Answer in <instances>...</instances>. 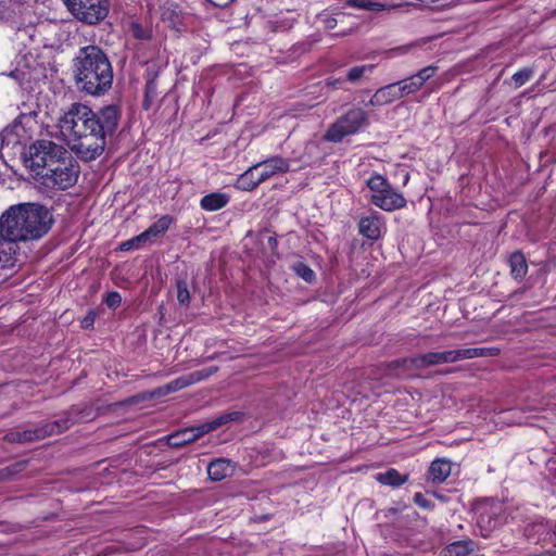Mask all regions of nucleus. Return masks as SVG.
<instances>
[{
	"label": "nucleus",
	"mask_w": 556,
	"mask_h": 556,
	"mask_svg": "<svg viewBox=\"0 0 556 556\" xmlns=\"http://www.w3.org/2000/svg\"><path fill=\"white\" fill-rule=\"evenodd\" d=\"M116 105L103 108L99 114L88 105L73 103L59 118L61 136L73 152L84 161H91L102 154L106 135L115 131L119 121Z\"/></svg>",
	"instance_id": "obj_1"
},
{
	"label": "nucleus",
	"mask_w": 556,
	"mask_h": 556,
	"mask_svg": "<svg viewBox=\"0 0 556 556\" xmlns=\"http://www.w3.org/2000/svg\"><path fill=\"white\" fill-rule=\"evenodd\" d=\"M53 223L48 208L23 203L11 206L0 217V231L10 242L36 240L45 236Z\"/></svg>",
	"instance_id": "obj_2"
},
{
	"label": "nucleus",
	"mask_w": 556,
	"mask_h": 556,
	"mask_svg": "<svg viewBox=\"0 0 556 556\" xmlns=\"http://www.w3.org/2000/svg\"><path fill=\"white\" fill-rule=\"evenodd\" d=\"M74 75L77 88L90 96L108 91L113 81V70L106 54L97 46L79 49L74 59Z\"/></svg>",
	"instance_id": "obj_3"
},
{
	"label": "nucleus",
	"mask_w": 556,
	"mask_h": 556,
	"mask_svg": "<svg viewBox=\"0 0 556 556\" xmlns=\"http://www.w3.org/2000/svg\"><path fill=\"white\" fill-rule=\"evenodd\" d=\"M369 189V201L375 206L386 212H393L406 206L407 201L404 194L397 191L388 179L380 175L374 174L366 180Z\"/></svg>",
	"instance_id": "obj_4"
},
{
	"label": "nucleus",
	"mask_w": 556,
	"mask_h": 556,
	"mask_svg": "<svg viewBox=\"0 0 556 556\" xmlns=\"http://www.w3.org/2000/svg\"><path fill=\"white\" fill-rule=\"evenodd\" d=\"M67 156V150L50 140H38L29 147L26 166L38 178L60 159Z\"/></svg>",
	"instance_id": "obj_5"
},
{
	"label": "nucleus",
	"mask_w": 556,
	"mask_h": 556,
	"mask_svg": "<svg viewBox=\"0 0 556 556\" xmlns=\"http://www.w3.org/2000/svg\"><path fill=\"white\" fill-rule=\"evenodd\" d=\"M78 173V166L67 153V156L60 159L37 179L46 188L65 190L76 184Z\"/></svg>",
	"instance_id": "obj_6"
},
{
	"label": "nucleus",
	"mask_w": 556,
	"mask_h": 556,
	"mask_svg": "<svg viewBox=\"0 0 556 556\" xmlns=\"http://www.w3.org/2000/svg\"><path fill=\"white\" fill-rule=\"evenodd\" d=\"M71 14L78 21L97 25L104 21L110 12V0H63Z\"/></svg>",
	"instance_id": "obj_7"
},
{
	"label": "nucleus",
	"mask_w": 556,
	"mask_h": 556,
	"mask_svg": "<svg viewBox=\"0 0 556 556\" xmlns=\"http://www.w3.org/2000/svg\"><path fill=\"white\" fill-rule=\"evenodd\" d=\"M367 124V113L361 108H353L328 128L325 139L331 142H340L344 137L358 132Z\"/></svg>",
	"instance_id": "obj_8"
},
{
	"label": "nucleus",
	"mask_w": 556,
	"mask_h": 556,
	"mask_svg": "<svg viewBox=\"0 0 556 556\" xmlns=\"http://www.w3.org/2000/svg\"><path fill=\"white\" fill-rule=\"evenodd\" d=\"M459 362L458 350H447L442 352H428L415 356L394 361L392 366L404 368L405 370H420L431 366H438L448 363Z\"/></svg>",
	"instance_id": "obj_9"
},
{
	"label": "nucleus",
	"mask_w": 556,
	"mask_h": 556,
	"mask_svg": "<svg viewBox=\"0 0 556 556\" xmlns=\"http://www.w3.org/2000/svg\"><path fill=\"white\" fill-rule=\"evenodd\" d=\"M70 428L68 420L46 424L42 427H30L24 430H15L5 434L9 442L26 443L40 440L54 433L62 432Z\"/></svg>",
	"instance_id": "obj_10"
},
{
	"label": "nucleus",
	"mask_w": 556,
	"mask_h": 556,
	"mask_svg": "<svg viewBox=\"0 0 556 556\" xmlns=\"http://www.w3.org/2000/svg\"><path fill=\"white\" fill-rule=\"evenodd\" d=\"M253 166H256V182H263L269 179L270 177L275 176L276 174H285L290 169L288 160L280 156L267 159L265 161L254 164Z\"/></svg>",
	"instance_id": "obj_11"
},
{
	"label": "nucleus",
	"mask_w": 556,
	"mask_h": 556,
	"mask_svg": "<svg viewBox=\"0 0 556 556\" xmlns=\"http://www.w3.org/2000/svg\"><path fill=\"white\" fill-rule=\"evenodd\" d=\"M435 71L437 67L427 66L421 68L415 75L397 81L403 97H406L418 91L424 86V84L434 75Z\"/></svg>",
	"instance_id": "obj_12"
},
{
	"label": "nucleus",
	"mask_w": 556,
	"mask_h": 556,
	"mask_svg": "<svg viewBox=\"0 0 556 556\" xmlns=\"http://www.w3.org/2000/svg\"><path fill=\"white\" fill-rule=\"evenodd\" d=\"M358 229L361 235L367 239L378 240L384 229L382 217L376 212L367 216H362L358 222Z\"/></svg>",
	"instance_id": "obj_13"
},
{
	"label": "nucleus",
	"mask_w": 556,
	"mask_h": 556,
	"mask_svg": "<svg viewBox=\"0 0 556 556\" xmlns=\"http://www.w3.org/2000/svg\"><path fill=\"white\" fill-rule=\"evenodd\" d=\"M217 370H218V368L216 366H211V367H207V368H204L201 370L190 372L186 376L179 377L167 384V387H166L167 391H169V392L177 391V390L184 389L186 387H189L191 384L198 383V382L211 377Z\"/></svg>",
	"instance_id": "obj_14"
},
{
	"label": "nucleus",
	"mask_w": 556,
	"mask_h": 556,
	"mask_svg": "<svg viewBox=\"0 0 556 556\" xmlns=\"http://www.w3.org/2000/svg\"><path fill=\"white\" fill-rule=\"evenodd\" d=\"M402 98L404 97L402 94L399 84L393 83L379 88L371 97L369 104L372 106H381Z\"/></svg>",
	"instance_id": "obj_15"
},
{
	"label": "nucleus",
	"mask_w": 556,
	"mask_h": 556,
	"mask_svg": "<svg viewBox=\"0 0 556 556\" xmlns=\"http://www.w3.org/2000/svg\"><path fill=\"white\" fill-rule=\"evenodd\" d=\"M235 465L225 458H217L207 466V475L213 481H220L232 475Z\"/></svg>",
	"instance_id": "obj_16"
},
{
	"label": "nucleus",
	"mask_w": 556,
	"mask_h": 556,
	"mask_svg": "<svg viewBox=\"0 0 556 556\" xmlns=\"http://www.w3.org/2000/svg\"><path fill=\"white\" fill-rule=\"evenodd\" d=\"M452 472V464L445 458H438L433 460L429 467V479L433 483L444 482Z\"/></svg>",
	"instance_id": "obj_17"
},
{
	"label": "nucleus",
	"mask_w": 556,
	"mask_h": 556,
	"mask_svg": "<svg viewBox=\"0 0 556 556\" xmlns=\"http://www.w3.org/2000/svg\"><path fill=\"white\" fill-rule=\"evenodd\" d=\"M500 503L485 504L479 508L478 525L486 530H492L497 522L493 519V515L501 509Z\"/></svg>",
	"instance_id": "obj_18"
},
{
	"label": "nucleus",
	"mask_w": 556,
	"mask_h": 556,
	"mask_svg": "<svg viewBox=\"0 0 556 556\" xmlns=\"http://www.w3.org/2000/svg\"><path fill=\"white\" fill-rule=\"evenodd\" d=\"M229 202V195L223 192H212L204 195L200 201L202 210L207 212H215L225 207Z\"/></svg>",
	"instance_id": "obj_19"
},
{
	"label": "nucleus",
	"mask_w": 556,
	"mask_h": 556,
	"mask_svg": "<svg viewBox=\"0 0 556 556\" xmlns=\"http://www.w3.org/2000/svg\"><path fill=\"white\" fill-rule=\"evenodd\" d=\"M376 481L383 485L399 488L408 480V475H401L396 469L391 468L384 472H378L375 476Z\"/></svg>",
	"instance_id": "obj_20"
},
{
	"label": "nucleus",
	"mask_w": 556,
	"mask_h": 556,
	"mask_svg": "<svg viewBox=\"0 0 556 556\" xmlns=\"http://www.w3.org/2000/svg\"><path fill=\"white\" fill-rule=\"evenodd\" d=\"M459 351V361L471 359L477 357H489L496 356L500 354V349L497 348H467V349H458Z\"/></svg>",
	"instance_id": "obj_21"
},
{
	"label": "nucleus",
	"mask_w": 556,
	"mask_h": 556,
	"mask_svg": "<svg viewBox=\"0 0 556 556\" xmlns=\"http://www.w3.org/2000/svg\"><path fill=\"white\" fill-rule=\"evenodd\" d=\"M473 543L472 541H457L452 544L445 546L439 556H467L470 552H472Z\"/></svg>",
	"instance_id": "obj_22"
},
{
	"label": "nucleus",
	"mask_w": 556,
	"mask_h": 556,
	"mask_svg": "<svg viewBox=\"0 0 556 556\" xmlns=\"http://www.w3.org/2000/svg\"><path fill=\"white\" fill-rule=\"evenodd\" d=\"M23 5L14 0H0V21H13L22 12Z\"/></svg>",
	"instance_id": "obj_23"
},
{
	"label": "nucleus",
	"mask_w": 556,
	"mask_h": 556,
	"mask_svg": "<svg viewBox=\"0 0 556 556\" xmlns=\"http://www.w3.org/2000/svg\"><path fill=\"white\" fill-rule=\"evenodd\" d=\"M172 220V217L167 215L162 216L156 223L143 231L141 237L144 238L146 241H150L152 238L162 236L169 228Z\"/></svg>",
	"instance_id": "obj_24"
},
{
	"label": "nucleus",
	"mask_w": 556,
	"mask_h": 556,
	"mask_svg": "<svg viewBox=\"0 0 556 556\" xmlns=\"http://www.w3.org/2000/svg\"><path fill=\"white\" fill-rule=\"evenodd\" d=\"M232 415H224V416H220L212 421H208V422H205L203 425H200L198 427H192V432L195 437V440H198L199 438H201L202 435L217 429L218 427H220L222 425L226 424L227 421L229 420H232Z\"/></svg>",
	"instance_id": "obj_25"
},
{
	"label": "nucleus",
	"mask_w": 556,
	"mask_h": 556,
	"mask_svg": "<svg viewBox=\"0 0 556 556\" xmlns=\"http://www.w3.org/2000/svg\"><path fill=\"white\" fill-rule=\"evenodd\" d=\"M509 266L510 273L516 279H522L527 275V261L520 252H515L510 255Z\"/></svg>",
	"instance_id": "obj_26"
},
{
	"label": "nucleus",
	"mask_w": 556,
	"mask_h": 556,
	"mask_svg": "<svg viewBox=\"0 0 556 556\" xmlns=\"http://www.w3.org/2000/svg\"><path fill=\"white\" fill-rule=\"evenodd\" d=\"M195 441L191 428H186L168 435L167 442L173 447H180Z\"/></svg>",
	"instance_id": "obj_27"
},
{
	"label": "nucleus",
	"mask_w": 556,
	"mask_h": 556,
	"mask_svg": "<svg viewBox=\"0 0 556 556\" xmlns=\"http://www.w3.org/2000/svg\"><path fill=\"white\" fill-rule=\"evenodd\" d=\"M256 181V166L249 167L239 178L240 188L245 191L254 190L261 184Z\"/></svg>",
	"instance_id": "obj_28"
},
{
	"label": "nucleus",
	"mask_w": 556,
	"mask_h": 556,
	"mask_svg": "<svg viewBox=\"0 0 556 556\" xmlns=\"http://www.w3.org/2000/svg\"><path fill=\"white\" fill-rule=\"evenodd\" d=\"M533 74H534L533 70L529 68V67H525V68L516 72L511 77L515 88H520L526 83H528L532 78Z\"/></svg>",
	"instance_id": "obj_29"
},
{
	"label": "nucleus",
	"mask_w": 556,
	"mask_h": 556,
	"mask_svg": "<svg viewBox=\"0 0 556 556\" xmlns=\"http://www.w3.org/2000/svg\"><path fill=\"white\" fill-rule=\"evenodd\" d=\"M371 70H372V66H370V65L369 66H367V65L354 66L349 70V72L346 74V78L351 83H356L364 76V74L366 72L371 71Z\"/></svg>",
	"instance_id": "obj_30"
},
{
	"label": "nucleus",
	"mask_w": 556,
	"mask_h": 556,
	"mask_svg": "<svg viewBox=\"0 0 556 556\" xmlns=\"http://www.w3.org/2000/svg\"><path fill=\"white\" fill-rule=\"evenodd\" d=\"M12 262L11 243L0 241V267H5Z\"/></svg>",
	"instance_id": "obj_31"
},
{
	"label": "nucleus",
	"mask_w": 556,
	"mask_h": 556,
	"mask_svg": "<svg viewBox=\"0 0 556 556\" xmlns=\"http://www.w3.org/2000/svg\"><path fill=\"white\" fill-rule=\"evenodd\" d=\"M176 287L178 302L182 305H188L190 302V293L188 290L187 282L184 280H178Z\"/></svg>",
	"instance_id": "obj_32"
},
{
	"label": "nucleus",
	"mask_w": 556,
	"mask_h": 556,
	"mask_svg": "<svg viewBox=\"0 0 556 556\" xmlns=\"http://www.w3.org/2000/svg\"><path fill=\"white\" fill-rule=\"evenodd\" d=\"M295 273L303 278L306 282H312L315 279V273L305 264L299 263L294 266Z\"/></svg>",
	"instance_id": "obj_33"
},
{
	"label": "nucleus",
	"mask_w": 556,
	"mask_h": 556,
	"mask_svg": "<svg viewBox=\"0 0 556 556\" xmlns=\"http://www.w3.org/2000/svg\"><path fill=\"white\" fill-rule=\"evenodd\" d=\"M147 241L144 238L141 237V233L139 236L134 237L130 240L124 241L121 243L119 249L121 251H130L132 249H138L142 243H146Z\"/></svg>",
	"instance_id": "obj_34"
},
{
	"label": "nucleus",
	"mask_w": 556,
	"mask_h": 556,
	"mask_svg": "<svg viewBox=\"0 0 556 556\" xmlns=\"http://www.w3.org/2000/svg\"><path fill=\"white\" fill-rule=\"evenodd\" d=\"M16 139L13 134V128L7 127L0 132V149L10 143H15Z\"/></svg>",
	"instance_id": "obj_35"
},
{
	"label": "nucleus",
	"mask_w": 556,
	"mask_h": 556,
	"mask_svg": "<svg viewBox=\"0 0 556 556\" xmlns=\"http://www.w3.org/2000/svg\"><path fill=\"white\" fill-rule=\"evenodd\" d=\"M130 31L137 39H148L150 37L149 30L135 22L130 24Z\"/></svg>",
	"instance_id": "obj_36"
},
{
	"label": "nucleus",
	"mask_w": 556,
	"mask_h": 556,
	"mask_svg": "<svg viewBox=\"0 0 556 556\" xmlns=\"http://www.w3.org/2000/svg\"><path fill=\"white\" fill-rule=\"evenodd\" d=\"M121 303H122V296L118 292L113 291L106 295L105 304L109 307L115 308V307L119 306Z\"/></svg>",
	"instance_id": "obj_37"
},
{
	"label": "nucleus",
	"mask_w": 556,
	"mask_h": 556,
	"mask_svg": "<svg viewBox=\"0 0 556 556\" xmlns=\"http://www.w3.org/2000/svg\"><path fill=\"white\" fill-rule=\"evenodd\" d=\"M348 4L357 9H371L376 3L367 0H348Z\"/></svg>",
	"instance_id": "obj_38"
},
{
	"label": "nucleus",
	"mask_w": 556,
	"mask_h": 556,
	"mask_svg": "<svg viewBox=\"0 0 556 556\" xmlns=\"http://www.w3.org/2000/svg\"><path fill=\"white\" fill-rule=\"evenodd\" d=\"M25 464V462L15 463L12 466H9L5 469H3V472H5L7 476L15 475L24 469Z\"/></svg>",
	"instance_id": "obj_39"
},
{
	"label": "nucleus",
	"mask_w": 556,
	"mask_h": 556,
	"mask_svg": "<svg viewBox=\"0 0 556 556\" xmlns=\"http://www.w3.org/2000/svg\"><path fill=\"white\" fill-rule=\"evenodd\" d=\"M320 20L327 28H333L337 25V20L329 15L321 16Z\"/></svg>",
	"instance_id": "obj_40"
},
{
	"label": "nucleus",
	"mask_w": 556,
	"mask_h": 556,
	"mask_svg": "<svg viewBox=\"0 0 556 556\" xmlns=\"http://www.w3.org/2000/svg\"><path fill=\"white\" fill-rule=\"evenodd\" d=\"M414 501L415 503L420 506V507H424V508H427L428 507V501L424 497L422 494L420 493H416L415 496H414Z\"/></svg>",
	"instance_id": "obj_41"
},
{
	"label": "nucleus",
	"mask_w": 556,
	"mask_h": 556,
	"mask_svg": "<svg viewBox=\"0 0 556 556\" xmlns=\"http://www.w3.org/2000/svg\"><path fill=\"white\" fill-rule=\"evenodd\" d=\"M154 89H155V87H154L153 83H149L147 85V94H146V97L149 98L154 92Z\"/></svg>",
	"instance_id": "obj_42"
},
{
	"label": "nucleus",
	"mask_w": 556,
	"mask_h": 556,
	"mask_svg": "<svg viewBox=\"0 0 556 556\" xmlns=\"http://www.w3.org/2000/svg\"><path fill=\"white\" fill-rule=\"evenodd\" d=\"M408 179H409V176L406 175L404 184H406Z\"/></svg>",
	"instance_id": "obj_43"
}]
</instances>
